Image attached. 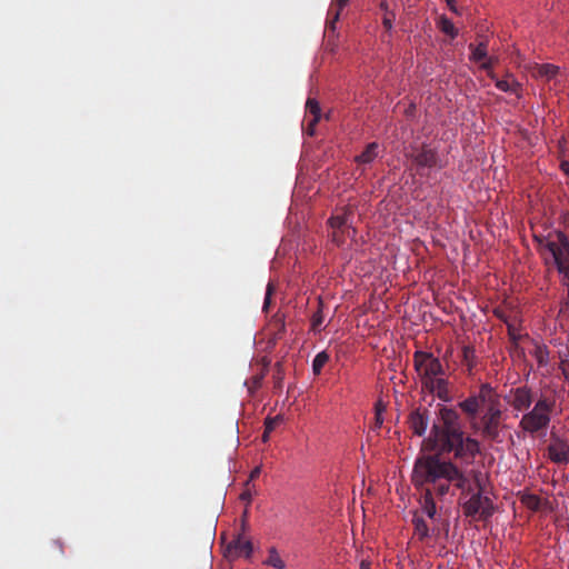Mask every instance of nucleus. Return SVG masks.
Segmentation results:
<instances>
[{
    "instance_id": "f257e3e1",
    "label": "nucleus",
    "mask_w": 569,
    "mask_h": 569,
    "mask_svg": "<svg viewBox=\"0 0 569 569\" xmlns=\"http://www.w3.org/2000/svg\"><path fill=\"white\" fill-rule=\"evenodd\" d=\"M411 482L420 491L422 512L436 521L437 506L435 497L443 498L450 489L461 491V495L472 491L467 475L451 460L440 459L437 455H423L416 459Z\"/></svg>"
},
{
    "instance_id": "f03ea898",
    "label": "nucleus",
    "mask_w": 569,
    "mask_h": 569,
    "mask_svg": "<svg viewBox=\"0 0 569 569\" xmlns=\"http://www.w3.org/2000/svg\"><path fill=\"white\" fill-rule=\"evenodd\" d=\"M426 441L440 459L441 455H452L456 460L471 461L480 452L479 441L466 436L458 411L446 406L439 408Z\"/></svg>"
},
{
    "instance_id": "7ed1b4c3",
    "label": "nucleus",
    "mask_w": 569,
    "mask_h": 569,
    "mask_svg": "<svg viewBox=\"0 0 569 569\" xmlns=\"http://www.w3.org/2000/svg\"><path fill=\"white\" fill-rule=\"evenodd\" d=\"M556 409V398L541 393L532 408L527 410L520 421L519 428L530 435H545L550 426L552 413Z\"/></svg>"
},
{
    "instance_id": "20e7f679",
    "label": "nucleus",
    "mask_w": 569,
    "mask_h": 569,
    "mask_svg": "<svg viewBox=\"0 0 569 569\" xmlns=\"http://www.w3.org/2000/svg\"><path fill=\"white\" fill-rule=\"evenodd\" d=\"M481 397L486 401V407L480 417L478 430L483 439L500 441L503 417L500 396L498 393L488 395V390H486Z\"/></svg>"
},
{
    "instance_id": "39448f33",
    "label": "nucleus",
    "mask_w": 569,
    "mask_h": 569,
    "mask_svg": "<svg viewBox=\"0 0 569 569\" xmlns=\"http://www.w3.org/2000/svg\"><path fill=\"white\" fill-rule=\"evenodd\" d=\"M480 476V472H473V480L478 490L462 503V509L466 517L487 520L493 515L495 508L492 500L489 497L483 496Z\"/></svg>"
},
{
    "instance_id": "423d86ee",
    "label": "nucleus",
    "mask_w": 569,
    "mask_h": 569,
    "mask_svg": "<svg viewBox=\"0 0 569 569\" xmlns=\"http://www.w3.org/2000/svg\"><path fill=\"white\" fill-rule=\"evenodd\" d=\"M413 366L419 376L421 386L440 375H446V369L439 358L427 351H416Z\"/></svg>"
},
{
    "instance_id": "0eeeda50",
    "label": "nucleus",
    "mask_w": 569,
    "mask_h": 569,
    "mask_svg": "<svg viewBox=\"0 0 569 569\" xmlns=\"http://www.w3.org/2000/svg\"><path fill=\"white\" fill-rule=\"evenodd\" d=\"M546 249L552 256L558 271L569 280V238L559 231L555 239L547 240Z\"/></svg>"
},
{
    "instance_id": "6e6552de",
    "label": "nucleus",
    "mask_w": 569,
    "mask_h": 569,
    "mask_svg": "<svg viewBox=\"0 0 569 569\" xmlns=\"http://www.w3.org/2000/svg\"><path fill=\"white\" fill-rule=\"evenodd\" d=\"M406 156L415 163L418 171L435 168L439 161L437 151L426 143L421 146L411 144Z\"/></svg>"
},
{
    "instance_id": "1a4fd4ad",
    "label": "nucleus",
    "mask_w": 569,
    "mask_h": 569,
    "mask_svg": "<svg viewBox=\"0 0 569 569\" xmlns=\"http://www.w3.org/2000/svg\"><path fill=\"white\" fill-rule=\"evenodd\" d=\"M505 399L513 410L523 413L529 410L537 400L532 388L527 385L510 389L509 395L506 396Z\"/></svg>"
},
{
    "instance_id": "9d476101",
    "label": "nucleus",
    "mask_w": 569,
    "mask_h": 569,
    "mask_svg": "<svg viewBox=\"0 0 569 569\" xmlns=\"http://www.w3.org/2000/svg\"><path fill=\"white\" fill-rule=\"evenodd\" d=\"M488 390L489 393H498L489 383H481L477 395L469 396L463 401L459 402V408L470 418H475L480 407H486V401L482 400V393Z\"/></svg>"
},
{
    "instance_id": "9b49d317",
    "label": "nucleus",
    "mask_w": 569,
    "mask_h": 569,
    "mask_svg": "<svg viewBox=\"0 0 569 569\" xmlns=\"http://www.w3.org/2000/svg\"><path fill=\"white\" fill-rule=\"evenodd\" d=\"M548 458L558 465L569 463V441L555 433L550 437L548 445Z\"/></svg>"
},
{
    "instance_id": "f8f14e48",
    "label": "nucleus",
    "mask_w": 569,
    "mask_h": 569,
    "mask_svg": "<svg viewBox=\"0 0 569 569\" xmlns=\"http://www.w3.org/2000/svg\"><path fill=\"white\" fill-rule=\"evenodd\" d=\"M450 383L446 375H440L435 379L425 383L422 388L428 392L435 395L438 399L445 402H449L452 400V395L449 388Z\"/></svg>"
},
{
    "instance_id": "ddd939ff",
    "label": "nucleus",
    "mask_w": 569,
    "mask_h": 569,
    "mask_svg": "<svg viewBox=\"0 0 569 569\" xmlns=\"http://www.w3.org/2000/svg\"><path fill=\"white\" fill-rule=\"evenodd\" d=\"M321 118V108L316 99L308 98L306 102V114L303 122L306 123V132L312 137L316 132V126Z\"/></svg>"
},
{
    "instance_id": "4468645a",
    "label": "nucleus",
    "mask_w": 569,
    "mask_h": 569,
    "mask_svg": "<svg viewBox=\"0 0 569 569\" xmlns=\"http://www.w3.org/2000/svg\"><path fill=\"white\" fill-rule=\"evenodd\" d=\"M409 428L412 430L413 435L421 437L425 435L428 425H429V416L428 410L426 408H417L415 409L408 418Z\"/></svg>"
},
{
    "instance_id": "2eb2a0df",
    "label": "nucleus",
    "mask_w": 569,
    "mask_h": 569,
    "mask_svg": "<svg viewBox=\"0 0 569 569\" xmlns=\"http://www.w3.org/2000/svg\"><path fill=\"white\" fill-rule=\"evenodd\" d=\"M331 229H338L347 232L348 237L356 234V229L352 228V212L345 210L341 213L335 214L329 219Z\"/></svg>"
},
{
    "instance_id": "dca6fc26",
    "label": "nucleus",
    "mask_w": 569,
    "mask_h": 569,
    "mask_svg": "<svg viewBox=\"0 0 569 569\" xmlns=\"http://www.w3.org/2000/svg\"><path fill=\"white\" fill-rule=\"evenodd\" d=\"M229 551H233L236 556H244L250 558L253 551L252 542L242 535H238L229 545Z\"/></svg>"
},
{
    "instance_id": "f3484780",
    "label": "nucleus",
    "mask_w": 569,
    "mask_h": 569,
    "mask_svg": "<svg viewBox=\"0 0 569 569\" xmlns=\"http://www.w3.org/2000/svg\"><path fill=\"white\" fill-rule=\"evenodd\" d=\"M412 523L415 527V536L420 541L427 540L432 535H436V532L438 531L436 528L430 529L426 520L421 516H419L418 512H415Z\"/></svg>"
},
{
    "instance_id": "a211bd4d",
    "label": "nucleus",
    "mask_w": 569,
    "mask_h": 569,
    "mask_svg": "<svg viewBox=\"0 0 569 569\" xmlns=\"http://www.w3.org/2000/svg\"><path fill=\"white\" fill-rule=\"evenodd\" d=\"M348 3L349 0H332L327 14V26L330 29H335V24L339 20L341 11Z\"/></svg>"
},
{
    "instance_id": "6ab92c4d",
    "label": "nucleus",
    "mask_w": 569,
    "mask_h": 569,
    "mask_svg": "<svg viewBox=\"0 0 569 569\" xmlns=\"http://www.w3.org/2000/svg\"><path fill=\"white\" fill-rule=\"evenodd\" d=\"M378 149L379 144L377 142H370L365 150L355 158L356 162L359 164L371 163L378 156Z\"/></svg>"
},
{
    "instance_id": "aec40b11",
    "label": "nucleus",
    "mask_w": 569,
    "mask_h": 569,
    "mask_svg": "<svg viewBox=\"0 0 569 569\" xmlns=\"http://www.w3.org/2000/svg\"><path fill=\"white\" fill-rule=\"evenodd\" d=\"M469 50L471 51V54H470V59L476 61V62H479V61H482L485 59H487V49H488V42L487 40H483V41H480L477 46H475L473 43H470L469 44Z\"/></svg>"
},
{
    "instance_id": "412c9836",
    "label": "nucleus",
    "mask_w": 569,
    "mask_h": 569,
    "mask_svg": "<svg viewBox=\"0 0 569 569\" xmlns=\"http://www.w3.org/2000/svg\"><path fill=\"white\" fill-rule=\"evenodd\" d=\"M461 363L463 367L467 368L469 372L472 371V369L476 366V351L475 348L471 346H463L461 350Z\"/></svg>"
},
{
    "instance_id": "4be33fe9",
    "label": "nucleus",
    "mask_w": 569,
    "mask_h": 569,
    "mask_svg": "<svg viewBox=\"0 0 569 569\" xmlns=\"http://www.w3.org/2000/svg\"><path fill=\"white\" fill-rule=\"evenodd\" d=\"M437 27L451 39H455L458 36V29L455 27L452 21L443 14L438 18Z\"/></svg>"
},
{
    "instance_id": "5701e85b",
    "label": "nucleus",
    "mask_w": 569,
    "mask_h": 569,
    "mask_svg": "<svg viewBox=\"0 0 569 569\" xmlns=\"http://www.w3.org/2000/svg\"><path fill=\"white\" fill-rule=\"evenodd\" d=\"M263 565L273 567L276 569H284L286 563L281 559V557L278 553V550L274 547L269 548L268 550V557L263 561Z\"/></svg>"
},
{
    "instance_id": "b1692460",
    "label": "nucleus",
    "mask_w": 569,
    "mask_h": 569,
    "mask_svg": "<svg viewBox=\"0 0 569 569\" xmlns=\"http://www.w3.org/2000/svg\"><path fill=\"white\" fill-rule=\"evenodd\" d=\"M489 77L495 80L496 87L502 92H516L519 87V83L515 81L509 82L506 79H497L493 72H489Z\"/></svg>"
},
{
    "instance_id": "393cba45",
    "label": "nucleus",
    "mask_w": 569,
    "mask_h": 569,
    "mask_svg": "<svg viewBox=\"0 0 569 569\" xmlns=\"http://www.w3.org/2000/svg\"><path fill=\"white\" fill-rule=\"evenodd\" d=\"M329 355L326 351L317 353L312 361V371L316 376L321 373L322 368L329 361Z\"/></svg>"
},
{
    "instance_id": "a878e982",
    "label": "nucleus",
    "mask_w": 569,
    "mask_h": 569,
    "mask_svg": "<svg viewBox=\"0 0 569 569\" xmlns=\"http://www.w3.org/2000/svg\"><path fill=\"white\" fill-rule=\"evenodd\" d=\"M323 322V313L321 309V302L319 303L318 310L312 315L311 318V328L312 330H317Z\"/></svg>"
},
{
    "instance_id": "bb28decb",
    "label": "nucleus",
    "mask_w": 569,
    "mask_h": 569,
    "mask_svg": "<svg viewBox=\"0 0 569 569\" xmlns=\"http://www.w3.org/2000/svg\"><path fill=\"white\" fill-rule=\"evenodd\" d=\"M274 291H276L274 284L272 282H269L267 286L266 297H264L263 307H262L263 311H268V309L271 305V297L274 293Z\"/></svg>"
},
{
    "instance_id": "cd10ccee",
    "label": "nucleus",
    "mask_w": 569,
    "mask_h": 569,
    "mask_svg": "<svg viewBox=\"0 0 569 569\" xmlns=\"http://www.w3.org/2000/svg\"><path fill=\"white\" fill-rule=\"evenodd\" d=\"M280 416H277L274 418H267L264 421V429L267 430V433H271L274 430V428L280 423Z\"/></svg>"
},
{
    "instance_id": "c85d7f7f",
    "label": "nucleus",
    "mask_w": 569,
    "mask_h": 569,
    "mask_svg": "<svg viewBox=\"0 0 569 569\" xmlns=\"http://www.w3.org/2000/svg\"><path fill=\"white\" fill-rule=\"evenodd\" d=\"M346 237H348L347 232H342L341 230L338 229H332V241L336 242L338 246L343 243Z\"/></svg>"
},
{
    "instance_id": "c756f323",
    "label": "nucleus",
    "mask_w": 569,
    "mask_h": 569,
    "mask_svg": "<svg viewBox=\"0 0 569 569\" xmlns=\"http://www.w3.org/2000/svg\"><path fill=\"white\" fill-rule=\"evenodd\" d=\"M396 18L395 13H385L382 19V24L386 28L387 31H390L392 29V23Z\"/></svg>"
},
{
    "instance_id": "7c9ffc66",
    "label": "nucleus",
    "mask_w": 569,
    "mask_h": 569,
    "mask_svg": "<svg viewBox=\"0 0 569 569\" xmlns=\"http://www.w3.org/2000/svg\"><path fill=\"white\" fill-rule=\"evenodd\" d=\"M496 62H497V59H496V58H492V57L488 58V57H487V59L482 60L481 69L486 70L488 73H489V72H492V71H491V68H492V66H493Z\"/></svg>"
},
{
    "instance_id": "2f4dec72",
    "label": "nucleus",
    "mask_w": 569,
    "mask_h": 569,
    "mask_svg": "<svg viewBox=\"0 0 569 569\" xmlns=\"http://www.w3.org/2000/svg\"><path fill=\"white\" fill-rule=\"evenodd\" d=\"M508 335L513 342H517L521 338V335L510 323L508 325Z\"/></svg>"
},
{
    "instance_id": "473e14b6",
    "label": "nucleus",
    "mask_w": 569,
    "mask_h": 569,
    "mask_svg": "<svg viewBox=\"0 0 569 569\" xmlns=\"http://www.w3.org/2000/svg\"><path fill=\"white\" fill-rule=\"evenodd\" d=\"M382 423H383V417L381 416V412H376L372 429L373 430L380 429Z\"/></svg>"
},
{
    "instance_id": "72a5a7b5",
    "label": "nucleus",
    "mask_w": 569,
    "mask_h": 569,
    "mask_svg": "<svg viewBox=\"0 0 569 569\" xmlns=\"http://www.w3.org/2000/svg\"><path fill=\"white\" fill-rule=\"evenodd\" d=\"M561 372L567 381H569V361L562 360L560 363Z\"/></svg>"
},
{
    "instance_id": "f704fd0d",
    "label": "nucleus",
    "mask_w": 569,
    "mask_h": 569,
    "mask_svg": "<svg viewBox=\"0 0 569 569\" xmlns=\"http://www.w3.org/2000/svg\"><path fill=\"white\" fill-rule=\"evenodd\" d=\"M543 70L548 77H552L553 74H556V67L551 64H545Z\"/></svg>"
},
{
    "instance_id": "c9c22d12",
    "label": "nucleus",
    "mask_w": 569,
    "mask_h": 569,
    "mask_svg": "<svg viewBox=\"0 0 569 569\" xmlns=\"http://www.w3.org/2000/svg\"><path fill=\"white\" fill-rule=\"evenodd\" d=\"M240 498L241 500H244V501H248L250 502L251 501V492L249 489H246L241 495H240Z\"/></svg>"
},
{
    "instance_id": "e433bc0d",
    "label": "nucleus",
    "mask_w": 569,
    "mask_h": 569,
    "mask_svg": "<svg viewBox=\"0 0 569 569\" xmlns=\"http://www.w3.org/2000/svg\"><path fill=\"white\" fill-rule=\"evenodd\" d=\"M446 2L453 13H459L458 8L456 7V0H446Z\"/></svg>"
},
{
    "instance_id": "4c0bfd02",
    "label": "nucleus",
    "mask_w": 569,
    "mask_h": 569,
    "mask_svg": "<svg viewBox=\"0 0 569 569\" xmlns=\"http://www.w3.org/2000/svg\"><path fill=\"white\" fill-rule=\"evenodd\" d=\"M380 9L385 12V13H392L390 10H389V4H388V1L387 0H382L380 2Z\"/></svg>"
},
{
    "instance_id": "58836bf2",
    "label": "nucleus",
    "mask_w": 569,
    "mask_h": 569,
    "mask_svg": "<svg viewBox=\"0 0 569 569\" xmlns=\"http://www.w3.org/2000/svg\"><path fill=\"white\" fill-rule=\"evenodd\" d=\"M261 472V468L260 467H256L251 472H250V480H253L256 479L257 477H259Z\"/></svg>"
},
{
    "instance_id": "ea45409f",
    "label": "nucleus",
    "mask_w": 569,
    "mask_h": 569,
    "mask_svg": "<svg viewBox=\"0 0 569 569\" xmlns=\"http://www.w3.org/2000/svg\"><path fill=\"white\" fill-rule=\"evenodd\" d=\"M560 168L561 170L566 173V174H569V162L568 161H562L561 164H560Z\"/></svg>"
},
{
    "instance_id": "a19ab883",
    "label": "nucleus",
    "mask_w": 569,
    "mask_h": 569,
    "mask_svg": "<svg viewBox=\"0 0 569 569\" xmlns=\"http://www.w3.org/2000/svg\"><path fill=\"white\" fill-rule=\"evenodd\" d=\"M360 569H371V563L367 560L360 562Z\"/></svg>"
},
{
    "instance_id": "79ce46f5",
    "label": "nucleus",
    "mask_w": 569,
    "mask_h": 569,
    "mask_svg": "<svg viewBox=\"0 0 569 569\" xmlns=\"http://www.w3.org/2000/svg\"><path fill=\"white\" fill-rule=\"evenodd\" d=\"M385 410V407L382 406V403L379 401L376 403V412H383Z\"/></svg>"
},
{
    "instance_id": "37998d69",
    "label": "nucleus",
    "mask_w": 569,
    "mask_h": 569,
    "mask_svg": "<svg viewBox=\"0 0 569 569\" xmlns=\"http://www.w3.org/2000/svg\"><path fill=\"white\" fill-rule=\"evenodd\" d=\"M269 436H270V433H267V430L264 429L263 435H262V441L267 442L269 440Z\"/></svg>"
},
{
    "instance_id": "c03bdc74",
    "label": "nucleus",
    "mask_w": 569,
    "mask_h": 569,
    "mask_svg": "<svg viewBox=\"0 0 569 569\" xmlns=\"http://www.w3.org/2000/svg\"><path fill=\"white\" fill-rule=\"evenodd\" d=\"M279 323H280V330H282V331H283V329H284V323H283V321H282V319H281V318H279Z\"/></svg>"
}]
</instances>
